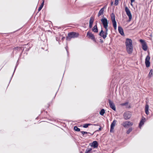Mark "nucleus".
Returning <instances> with one entry per match:
<instances>
[{"instance_id":"dca6fc26","label":"nucleus","mask_w":153,"mask_h":153,"mask_svg":"<svg viewBox=\"0 0 153 153\" xmlns=\"http://www.w3.org/2000/svg\"><path fill=\"white\" fill-rule=\"evenodd\" d=\"M104 7H102L99 11L98 13V16H99L101 15H102L104 13Z\"/></svg>"},{"instance_id":"0eeeda50","label":"nucleus","mask_w":153,"mask_h":153,"mask_svg":"<svg viewBox=\"0 0 153 153\" xmlns=\"http://www.w3.org/2000/svg\"><path fill=\"white\" fill-rule=\"evenodd\" d=\"M101 22L103 25V27L108 26V21L106 18L103 16L101 20Z\"/></svg>"},{"instance_id":"a878e982","label":"nucleus","mask_w":153,"mask_h":153,"mask_svg":"<svg viewBox=\"0 0 153 153\" xmlns=\"http://www.w3.org/2000/svg\"><path fill=\"white\" fill-rule=\"evenodd\" d=\"M92 125V124H90V123L85 124L83 126V127L84 128H87L88 127V126H90V125Z\"/></svg>"},{"instance_id":"6e6552de","label":"nucleus","mask_w":153,"mask_h":153,"mask_svg":"<svg viewBox=\"0 0 153 153\" xmlns=\"http://www.w3.org/2000/svg\"><path fill=\"white\" fill-rule=\"evenodd\" d=\"M150 58V56L148 55L146 56L145 59V63L146 67H148L150 66V63L149 62V60Z\"/></svg>"},{"instance_id":"39448f33","label":"nucleus","mask_w":153,"mask_h":153,"mask_svg":"<svg viewBox=\"0 0 153 153\" xmlns=\"http://www.w3.org/2000/svg\"><path fill=\"white\" fill-rule=\"evenodd\" d=\"M87 36H88L89 38L93 40L94 42H96L95 36L91 32L88 31L87 33Z\"/></svg>"},{"instance_id":"4be33fe9","label":"nucleus","mask_w":153,"mask_h":153,"mask_svg":"<svg viewBox=\"0 0 153 153\" xmlns=\"http://www.w3.org/2000/svg\"><path fill=\"white\" fill-rule=\"evenodd\" d=\"M44 1H43L41 3V5H40V7H39L38 11H39L43 7V6L44 4Z\"/></svg>"},{"instance_id":"b1692460","label":"nucleus","mask_w":153,"mask_h":153,"mask_svg":"<svg viewBox=\"0 0 153 153\" xmlns=\"http://www.w3.org/2000/svg\"><path fill=\"white\" fill-rule=\"evenodd\" d=\"M21 49V48L20 47H16L14 49V51H20V50Z\"/></svg>"},{"instance_id":"f03ea898","label":"nucleus","mask_w":153,"mask_h":153,"mask_svg":"<svg viewBox=\"0 0 153 153\" xmlns=\"http://www.w3.org/2000/svg\"><path fill=\"white\" fill-rule=\"evenodd\" d=\"M79 34L75 32H71L68 33V36L66 37L67 40L70 41L71 38H76L78 36Z\"/></svg>"},{"instance_id":"a211bd4d","label":"nucleus","mask_w":153,"mask_h":153,"mask_svg":"<svg viewBox=\"0 0 153 153\" xmlns=\"http://www.w3.org/2000/svg\"><path fill=\"white\" fill-rule=\"evenodd\" d=\"M149 106L148 105H146L145 106V111L146 113L148 115L149 114Z\"/></svg>"},{"instance_id":"c9c22d12","label":"nucleus","mask_w":153,"mask_h":153,"mask_svg":"<svg viewBox=\"0 0 153 153\" xmlns=\"http://www.w3.org/2000/svg\"><path fill=\"white\" fill-rule=\"evenodd\" d=\"M85 134H88H88H91V135H93V134H91L89 132H86V131H85V133H84Z\"/></svg>"},{"instance_id":"f257e3e1","label":"nucleus","mask_w":153,"mask_h":153,"mask_svg":"<svg viewBox=\"0 0 153 153\" xmlns=\"http://www.w3.org/2000/svg\"><path fill=\"white\" fill-rule=\"evenodd\" d=\"M125 45L127 52L129 54H131L133 50L132 41L131 39L129 38L126 39Z\"/></svg>"},{"instance_id":"393cba45","label":"nucleus","mask_w":153,"mask_h":153,"mask_svg":"<svg viewBox=\"0 0 153 153\" xmlns=\"http://www.w3.org/2000/svg\"><path fill=\"white\" fill-rule=\"evenodd\" d=\"M94 21V18L92 17H91L90 18L89 23L93 24V23Z\"/></svg>"},{"instance_id":"2f4dec72","label":"nucleus","mask_w":153,"mask_h":153,"mask_svg":"<svg viewBox=\"0 0 153 153\" xmlns=\"http://www.w3.org/2000/svg\"><path fill=\"white\" fill-rule=\"evenodd\" d=\"M128 104V103L127 102H125V103H123L121 104V105L122 106H125L127 105Z\"/></svg>"},{"instance_id":"f704fd0d","label":"nucleus","mask_w":153,"mask_h":153,"mask_svg":"<svg viewBox=\"0 0 153 153\" xmlns=\"http://www.w3.org/2000/svg\"><path fill=\"white\" fill-rule=\"evenodd\" d=\"M93 24L89 23V27L90 28H91L92 27V25Z\"/></svg>"},{"instance_id":"58836bf2","label":"nucleus","mask_w":153,"mask_h":153,"mask_svg":"<svg viewBox=\"0 0 153 153\" xmlns=\"http://www.w3.org/2000/svg\"><path fill=\"white\" fill-rule=\"evenodd\" d=\"M93 125H94V126H100L98 124H93Z\"/></svg>"},{"instance_id":"ddd939ff","label":"nucleus","mask_w":153,"mask_h":153,"mask_svg":"<svg viewBox=\"0 0 153 153\" xmlns=\"http://www.w3.org/2000/svg\"><path fill=\"white\" fill-rule=\"evenodd\" d=\"M146 121V119L144 117H143V118H142V120L140 121L139 124V127L140 128H141V126L144 124V123Z\"/></svg>"},{"instance_id":"c756f323","label":"nucleus","mask_w":153,"mask_h":153,"mask_svg":"<svg viewBox=\"0 0 153 153\" xmlns=\"http://www.w3.org/2000/svg\"><path fill=\"white\" fill-rule=\"evenodd\" d=\"M132 131V128H129L128 130L126 132V133L127 134H129Z\"/></svg>"},{"instance_id":"6ab92c4d","label":"nucleus","mask_w":153,"mask_h":153,"mask_svg":"<svg viewBox=\"0 0 153 153\" xmlns=\"http://www.w3.org/2000/svg\"><path fill=\"white\" fill-rule=\"evenodd\" d=\"M110 16H111V21L112 22L114 21H115V14H114V13H112L111 14Z\"/></svg>"},{"instance_id":"f8f14e48","label":"nucleus","mask_w":153,"mask_h":153,"mask_svg":"<svg viewBox=\"0 0 153 153\" xmlns=\"http://www.w3.org/2000/svg\"><path fill=\"white\" fill-rule=\"evenodd\" d=\"M117 122V121L114 120L111 125L110 132H111L113 130L114 127Z\"/></svg>"},{"instance_id":"ea45409f","label":"nucleus","mask_w":153,"mask_h":153,"mask_svg":"<svg viewBox=\"0 0 153 153\" xmlns=\"http://www.w3.org/2000/svg\"><path fill=\"white\" fill-rule=\"evenodd\" d=\"M17 65H16V66L15 67V69H14V71H15V70H16V68H17Z\"/></svg>"},{"instance_id":"c03bdc74","label":"nucleus","mask_w":153,"mask_h":153,"mask_svg":"<svg viewBox=\"0 0 153 153\" xmlns=\"http://www.w3.org/2000/svg\"><path fill=\"white\" fill-rule=\"evenodd\" d=\"M113 4V2H111V4Z\"/></svg>"},{"instance_id":"7ed1b4c3","label":"nucleus","mask_w":153,"mask_h":153,"mask_svg":"<svg viewBox=\"0 0 153 153\" xmlns=\"http://www.w3.org/2000/svg\"><path fill=\"white\" fill-rule=\"evenodd\" d=\"M139 41L141 44L142 48L143 50L145 51H146L148 48V46L144 40L142 39H140Z\"/></svg>"},{"instance_id":"72a5a7b5","label":"nucleus","mask_w":153,"mask_h":153,"mask_svg":"<svg viewBox=\"0 0 153 153\" xmlns=\"http://www.w3.org/2000/svg\"><path fill=\"white\" fill-rule=\"evenodd\" d=\"M99 126H100V127L99 128V129L98 130L96 131H101V130L102 128L101 127V126L100 125Z\"/></svg>"},{"instance_id":"1a4fd4ad","label":"nucleus","mask_w":153,"mask_h":153,"mask_svg":"<svg viewBox=\"0 0 153 153\" xmlns=\"http://www.w3.org/2000/svg\"><path fill=\"white\" fill-rule=\"evenodd\" d=\"M108 103L109 104L110 107L113 110L116 111V107L114 104L113 102L111 101L110 100H108Z\"/></svg>"},{"instance_id":"79ce46f5","label":"nucleus","mask_w":153,"mask_h":153,"mask_svg":"<svg viewBox=\"0 0 153 153\" xmlns=\"http://www.w3.org/2000/svg\"><path fill=\"white\" fill-rule=\"evenodd\" d=\"M65 48H66V50L67 52H68V49H67L68 47L66 46Z\"/></svg>"},{"instance_id":"e433bc0d","label":"nucleus","mask_w":153,"mask_h":153,"mask_svg":"<svg viewBox=\"0 0 153 153\" xmlns=\"http://www.w3.org/2000/svg\"><path fill=\"white\" fill-rule=\"evenodd\" d=\"M100 42L101 43H102L103 42V41L102 39H100Z\"/></svg>"},{"instance_id":"4c0bfd02","label":"nucleus","mask_w":153,"mask_h":153,"mask_svg":"<svg viewBox=\"0 0 153 153\" xmlns=\"http://www.w3.org/2000/svg\"><path fill=\"white\" fill-rule=\"evenodd\" d=\"M80 132L82 133V134H83V135H84L85 134V131H81Z\"/></svg>"},{"instance_id":"2eb2a0df","label":"nucleus","mask_w":153,"mask_h":153,"mask_svg":"<svg viewBox=\"0 0 153 153\" xmlns=\"http://www.w3.org/2000/svg\"><path fill=\"white\" fill-rule=\"evenodd\" d=\"M91 146H93L94 148H97L98 146L97 142L96 141H94L91 143Z\"/></svg>"},{"instance_id":"f3484780","label":"nucleus","mask_w":153,"mask_h":153,"mask_svg":"<svg viewBox=\"0 0 153 153\" xmlns=\"http://www.w3.org/2000/svg\"><path fill=\"white\" fill-rule=\"evenodd\" d=\"M92 31L95 33H97L98 32V29L97 27V24L94 26L92 29Z\"/></svg>"},{"instance_id":"9b49d317","label":"nucleus","mask_w":153,"mask_h":153,"mask_svg":"<svg viewBox=\"0 0 153 153\" xmlns=\"http://www.w3.org/2000/svg\"><path fill=\"white\" fill-rule=\"evenodd\" d=\"M99 35L104 39L106 37L107 34L105 33L102 29L99 33Z\"/></svg>"},{"instance_id":"7c9ffc66","label":"nucleus","mask_w":153,"mask_h":153,"mask_svg":"<svg viewBox=\"0 0 153 153\" xmlns=\"http://www.w3.org/2000/svg\"><path fill=\"white\" fill-rule=\"evenodd\" d=\"M119 3L118 0H115L114 2V5L116 6L118 5Z\"/></svg>"},{"instance_id":"a18cd8bd","label":"nucleus","mask_w":153,"mask_h":153,"mask_svg":"<svg viewBox=\"0 0 153 153\" xmlns=\"http://www.w3.org/2000/svg\"><path fill=\"white\" fill-rule=\"evenodd\" d=\"M80 153H82V152H80Z\"/></svg>"},{"instance_id":"cd10ccee","label":"nucleus","mask_w":153,"mask_h":153,"mask_svg":"<svg viewBox=\"0 0 153 153\" xmlns=\"http://www.w3.org/2000/svg\"><path fill=\"white\" fill-rule=\"evenodd\" d=\"M108 26H106L103 27H104L105 29V31H104L105 33H106L107 34H108Z\"/></svg>"},{"instance_id":"412c9836","label":"nucleus","mask_w":153,"mask_h":153,"mask_svg":"<svg viewBox=\"0 0 153 153\" xmlns=\"http://www.w3.org/2000/svg\"><path fill=\"white\" fill-rule=\"evenodd\" d=\"M92 150V149L91 148H87L85 152V153H91V151Z\"/></svg>"},{"instance_id":"473e14b6","label":"nucleus","mask_w":153,"mask_h":153,"mask_svg":"<svg viewBox=\"0 0 153 153\" xmlns=\"http://www.w3.org/2000/svg\"><path fill=\"white\" fill-rule=\"evenodd\" d=\"M135 0H131V6H133V4H132V3L134 2V1H135Z\"/></svg>"},{"instance_id":"a19ab883","label":"nucleus","mask_w":153,"mask_h":153,"mask_svg":"<svg viewBox=\"0 0 153 153\" xmlns=\"http://www.w3.org/2000/svg\"><path fill=\"white\" fill-rule=\"evenodd\" d=\"M56 40L57 41H59V38H58V37H56Z\"/></svg>"},{"instance_id":"aec40b11","label":"nucleus","mask_w":153,"mask_h":153,"mask_svg":"<svg viewBox=\"0 0 153 153\" xmlns=\"http://www.w3.org/2000/svg\"><path fill=\"white\" fill-rule=\"evenodd\" d=\"M113 24V27L115 30H116L117 29V23L115 21H112V22Z\"/></svg>"},{"instance_id":"37998d69","label":"nucleus","mask_w":153,"mask_h":153,"mask_svg":"<svg viewBox=\"0 0 153 153\" xmlns=\"http://www.w3.org/2000/svg\"><path fill=\"white\" fill-rule=\"evenodd\" d=\"M64 38H65L64 37H62V39H63Z\"/></svg>"},{"instance_id":"423d86ee","label":"nucleus","mask_w":153,"mask_h":153,"mask_svg":"<svg viewBox=\"0 0 153 153\" xmlns=\"http://www.w3.org/2000/svg\"><path fill=\"white\" fill-rule=\"evenodd\" d=\"M133 124L130 121H126L123 122L121 124V125L126 128L128 126H132Z\"/></svg>"},{"instance_id":"4468645a","label":"nucleus","mask_w":153,"mask_h":153,"mask_svg":"<svg viewBox=\"0 0 153 153\" xmlns=\"http://www.w3.org/2000/svg\"><path fill=\"white\" fill-rule=\"evenodd\" d=\"M118 30L119 33L122 36H124V34L123 32V29L120 26L118 27Z\"/></svg>"},{"instance_id":"49530a36","label":"nucleus","mask_w":153,"mask_h":153,"mask_svg":"<svg viewBox=\"0 0 153 153\" xmlns=\"http://www.w3.org/2000/svg\"><path fill=\"white\" fill-rule=\"evenodd\" d=\"M118 0L119 1V0Z\"/></svg>"},{"instance_id":"bb28decb","label":"nucleus","mask_w":153,"mask_h":153,"mask_svg":"<svg viewBox=\"0 0 153 153\" xmlns=\"http://www.w3.org/2000/svg\"><path fill=\"white\" fill-rule=\"evenodd\" d=\"M153 70L152 69L150 70L149 74V76L150 77H151L152 76Z\"/></svg>"},{"instance_id":"c85d7f7f","label":"nucleus","mask_w":153,"mask_h":153,"mask_svg":"<svg viewBox=\"0 0 153 153\" xmlns=\"http://www.w3.org/2000/svg\"><path fill=\"white\" fill-rule=\"evenodd\" d=\"M74 129L76 131H80V129L78 128L76 126H75L74 127Z\"/></svg>"},{"instance_id":"5701e85b","label":"nucleus","mask_w":153,"mask_h":153,"mask_svg":"<svg viewBox=\"0 0 153 153\" xmlns=\"http://www.w3.org/2000/svg\"><path fill=\"white\" fill-rule=\"evenodd\" d=\"M105 113V110L104 109H102L100 112V114L102 116H103Z\"/></svg>"},{"instance_id":"20e7f679","label":"nucleus","mask_w":153,"mask_h":153,"mask_svg":"<svg viewBox=\"0 0 153 153\" xmlns=\"http://www.w3.org/2000/svg\"><path fill=\"white\" fill-rule=\"evenodd\" d=\"M125 11L126 13V14L128 16L129 18V21H130L132 19V15L129 9L127 7H125Z\"/></svg>"},{"instance_id":"9d476101","label":"nucleus","mask_w":153,"mask_h":153,"mask_svg":"<svg viewBox=\"0 0 153 153\" xmlns=\"http://www.w3.org/2000/svg\"><path fill=\"white\" fill-rule=\"evenodd\" d=\"M123 116L124 119L126 120H127L131 117V115L129 112H126L124 113Z\"/></svg>"}]
</instances>
